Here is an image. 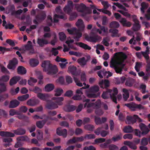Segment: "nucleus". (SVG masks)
<instances>
[{"instance_id": "obj_1", "label": "nucleus", "mask_w": 150, "mask_h": 150, "mask_svg": "<svg viewBox=\"0 0 150 150\" xmlns=\"http://www.w3.org/2000/svg\"><path fill=\"white\" fill-rule=\"evenodd\" d=\"M126 55L122 52L116 53L110 62V67L114 69L117 73L121 74L125 65L123 63L127 58Z\"/></svg>"}, {"instance_id": "obj_2", "label": "nucleus", "mask_w": 150, "mask_h": 150, "mask_svg": "<svg viewBox=\"0 0 150 150\" xmlns=\"http://www.w3.org/2000/svg\"><path fill=\"white\" fill-rule=\"evenodd\" d=\"M118 93V90L116 88H114L112 90L108 89L106 91L103 92L101 96L104 99H107L110 96L113 101L116 103V95Z\"/></svg>"}, {"instance_id": "obj_3", "label": "nucleus", "mask_w": 150, "mask_h": 150, "mask_svg": "<svg viewBox=\"0 0 150 150\" xmlns=\"http://www.w3.org/2000/svg\"><path fill=\"white\" fill-rule=\"evenodd\" d=\"M113 4L119 8L123 9V10H118L117 11L121 13L125 16L129 18H132L133 21L134 23L136 22L137 23V22H139L138 20L137 19V16L136 15H133L131 16L127 12V10L126 8L117 2L113 3Z\"/></svg>"}, {"instance_id": "obj_4", "label": "nucleus", "mask_w": 150, "mask_h": 150, "mask_svg": "<svg viewBox=\"0 0 150 150\" xmlns=\"http://www.w3.org/2000/svg\"><path fill=\"white\" fill-rule=\"evenodd\" d=\"M52 100L55 101V103H48L46 105V108L49 109L57 108L58 107V106L62 105V102L64 100V98L63 97H53Z\"/></svg>"}, {"instance_id": "obj_5", "label": "nucleus", "mask_w": 150, "mask_h": 150, "mask_svg": "<svg viewBox=\"0 0 150 150\" xmlns=\"http://www.w3.org/2000/svg\"><path fill=\"white\" fill-rule=\"evenodd\" d=\"M99 86L97 85H94L90 87L88 90H86L85 91V94L86 96L89 98H96L98 96L96 93L99 90Z\"/></svg>"}, {"instance_id": "obj_6", "label": "nucleus", "mask_w": 150, "mask_h": 150, "mask_svg": "<svg viewBox=\"0 0 150 150\" xmlns=\"http://www.w3.org/2000/svg\"><path fill=\"white\" fill-rule=\"evenodd\" d=\"M55 12L57 14H55L54 17V22L57 23L59 18L64 19H66L67 18L66 15L62 13L60 6L57 7L55 9Z\"/></svg>"}, {"instance_id": "obj_7", "label": "nucleus", "mask_w": 150, "mask_h": 150, "mask_svg": "<svg viewBox=\"0 0 150 150\" xmlns=\"http://www.w3.org/2000/svg\"><path fill=\"white\" fill-rule=\"evenodd\" d=\"M9 78L10 76L7 75H3L0 78V93L6 90V86L4 82L8 81Z\"/></svg>"}, {"instance_id": "obj_8", "label": "nucleus", "mask_w": 150, "mask_h": 150, "mask_svg": "<svg viewBox=\"0 0 150 150\" xmlns=\"http://www.w3.org/2000/svg\"><path fill=\"white\" fill-rule=\"evenodd\" d=\"M96 24L97 26L100 28L97 29L96 28H93L92 30V33H93V31H95L98 33L99 34L103 35H104L108 32V28L107 27L101 26L98 22H97Z\"/></svg>"}, {"instance_id": "obj_9", "label": "nucleus", "mask_w": 150, "mask_h": 150, "mask_svg": "<svg viewBox=\"0 0 150 150\" xmlns=\"http://www.w3.org/2000/svg\"><path fill=\"white\" fill-rule=\"evenodd\" d=\"M125 105L126 106L131 110L134 111L136 109H142L144 108V106L141 104H137L134 102L125 104Z\"/></svg>"}, {"instance_id": "obj_10", "label": "nucleus", "mask_w": 150, "mask_h": 150, "mask_svg": "<svg viewBox=\"0 0 150 150\" xmlns=\"http://www.w3.org/2000/svg\"><path fill=\"white\" fill-rule=\"evenodd\" d=\"M137 120L139 122L142 121V120L137 115H134L133 117L131 116H127L126 122V123L128 124H133Z\"/></svg>"}, {"instance_id": "obj_11", "label": "nucleus", "mask_w": 150, "mask_h": 150, "mask_svg": "<svg viewBox=\"0 0 150 150\" xmlns=\"http://www.w3.org/2000/svg\"><path fill=\"white\" fill-rule=\"evenodd\" d=\"M67 31L69 34H74L75 35L74 38L76 40H78L82 36V34L81 32L75 28L68 29Z\"/></svg>"}, {"instance_id": "obj_12", "label": "nucleus", "mask_w": 150, "mask_h": 150, "mask_svg": "<svg viewBox=\"0 0 150 150\" xmlns=\"http://www.w3.org/2000/svg\"><path fill=\"white\" fill-rule=\"evenodd\" d=\"M90 100L88 99L83 100V102H86L84 105V107L87 108V112L88 113L91 112L93 111V109H95L94 107L95 105V103H88Z\"/></svg>"}, {"instance_id": "obj_13", "label": "nucleus", "mask_w": 150, "mask_h": 150, "mask_svg": "<svg viewBox=\"0 0 150 150\" xmlns=\"http://www.w3.org/2000/svg\"><path fill=\"white\" fill-rule=\"evenodd\" d=\"M101 106V102L99 100L95 103V105L94 107L96 114L98 115H101L103 113V110L100 108Z\"/></svg>"}, {"instance_id": "obj_14", "label": "nucleus", "mask_w": 150, "mask_h": 150, "mask_svg": "<svg viewBox=\"0 0 150 150\" xmlns=\"http://www.w3.org/2000/svg\"><path fill=\"white\" fill-rule=\"evenodd\" d=\"M97 74L99 77L102 78L103 76H106L107 78L111 76L112 74L109 71H106L104 69H102L97 72Z\"/></svg>"}, {"instance_id": "obj_15", "label": "nucleus", "mask_w": 150, "mask_h": 150, "mask_svg": "<svg viewBox=\"0 0 150 150\" xmlns=\"http://www.w3.org/2000/svg\"><path fill=\"white\" fill-rule=\"evenodd\" d=\"M58 71V69L57 66L55 65L51 66L49 70L46 72L47 73L50 75H53L56 74Z\"/></svg>"}, {"instance_id": "obj_16", "label": "nucleus", "mask_w": 150, "mask_h": 150, "mask_svg": "<svg viewBox=\"0 0 150 150\" xmlns=\"http://www.w3.org/2000/svg\"><path fill=\"white\" fill-rule=\"evenodd\" d=\"M52 65L50 61H46L42 62L41 66L43 68V71L46 72L49 70V68Z\"/></svg>"}, {"instance_id": "obj_17", "label": "nucleus", "mask_w": 150, "mask_h": 150, "mask_svg": "<svg viewBox=\"0 0 150 150\" xmlns=\"http://www.w3.org/2000/svg\"><path fill=\"white\" fill-rule=\"evenodd\" d=\"M73 7V3L71 1H69L68 2L67 5L64 8L63 10L64 12L69 13L72 10Z\"/></svg>"}, {"instance_id": "obj_18", "label": "nucleus", "mask_w": 150, "mask_h": 150, "mask_svg": "<svg viewBox=\"0 0 150 150\" xmlns=\"http://www.w3.org/2000/svg\"><path fill=\"white\" fill-rule=\"evenodd\" d=\"M18 60L16 58H14L12 60L9 62L7 66L8 68L10 69L13 70L16 67V66L18 64Z\"/></svg>"}, {"instance_id": "obj_19", "label": "nucleus", "mask_w": 150, "mask_h": 150, "mask_svg": "<svg viewBox=\"0 0 150 150\" xmlns=\"http://www.w3.org/2000/svg\"><path fill=\"white\" fill-rule=\"evenodd\" d=\"M109 81L107 80H100L98 82L99 86L102 88H105L109 87Z\"/></svg>"}, {"instance_id": "obj_20", "label": "nucleus", "mask_w": 150, "mask_h": 150, "mask_svg": "<svg viewBox=\"0 0 150 150\" xmlns=\"http://www.w3.org/2000/svg\"><path fill=\"white\" fill-rule=\"evenodd\" d=\"M119 22L124 26L130 27L132 25V23L130 22L127 21L125 18H122L119 20Z\"/></svg>"}, {"instance_id": "obj_21", "label": "nucleus", "mask_w": 150, "mask_h": 150, "mask_svg": "<svg viewBox=\"0 0 150 150\" xmlns=\"http://www.w3.org/2000/svg\"><path fill=\"white\" fill-rule=\"evenodd\" d=\"M68 71L71 73L73 76L75 77L79 75L78 72L76 71V67L73 66H70L68 67Z\"/></svg>"}, {"instance_id": "obj_22", "label": "nucleus", "mask_w": 150, "mask_h": 150, "mask_svg": "<svg viewBox=\"0 0 150 150\" xmlns=\"http://www.w3.org/2000/svg\"><path fill=\"white\" fill-rule=\"evenodd\" d=\"M75 8L78 11L83 12H84L86 10V6L83 4H77L76 5Z\"/></svg>"}, {"instance_id": "obj_23", "label": "nucleus", "mask_w": 150, "mask_h": 150, "mask_svg": "<svg viewBox=\"0 0 150 150\" xmlns=\"http://www.w3.org/2000/svg\"><path fill=\"white\" fill-rule=\"evenodd\" d=\"M76 25L80 30H83L85 28L83 21L81 19H79L76 23Z\"/></svg>"}, {"instance_id": "obj_24", "label": "nucleus", "mask_w": 150, "mask_h": 150, "mask_svg": "<svg viewBox=\"0 0 150 150\" xmlns=\"http://www.w3.org/2000/svg\"><path fill=\"white\" fill-rule=\"evenodd\" d=\"M57 134L60 136H62L64 137H66L67 136V132L65 129L62 130L60 128H59L57 129Z\"/></svg>"}, {"instance_id": "obj_25", "label": "nucleus", "mask_w": 150, "mask_h": 150, "mask_svg": "<svg viewBox=\"0 0 150 150\" xmlns=\"http://www.w3.org/2000/svg\"><path fill=\"white\" fill-rule=\"evenodd\" d=\"M139 127L142 131V134H146L149 132V130L148 128L144 124L142 123H140L139 124Z\"/></svg>"}, {"instance_id": "obj_26", "label": "nucleus", "mask_w": 150, "mask_h": 150, "mask_svg": "<svg viewBox=\"0 0 150 150\" xmlns=\"http://www.w3.org/2000/svg\"><path fill=\"white\" fill-rule=\"evenodd\" d=\"M50 96V94L48 93H38L37 94L38 97L40 99L43 100H46Z\"/></svg>"}, {"instance_id": "obj_27", "label": "nucleus", "mask_w": 150, "mask_h": 150, "mask_svg": "<svg viewBox=\"0 0 150 150\" xmlns=\"http://www.w3.org/2000/svg\"><path fill=\"white\" fill-rule=\"evenodd\" d=\"M75 106L72 105H65L64 108V111L67 112H72L74 110L76 109Z\"/></svg>"}, {"instance_id": "obj_28", "label": "nucleus", "mask_w": 150, "mask_h": 150, "mask_svg": "<svg viewBox=\"0 0 150 150\" xmlns=\"http://www.w3.org/2000/svg\"><path fill=\"white\" fill-rule=\"evenodd\" d=\"M20 79V77L18 76H15L11 78L9 81L10 86H13L17 83V82Z\"/></svg>"}, {"instance_id": "obj_29", "label": "nucleus", "mask_w": 150, "mask_h": 150, "mask_svg": "<svg viewBox=\"0 0 150 150\" xmlns=\"http://www.w3.org/2000/svg\"><path fill=\"white\" fill-rule=\"evenodd\" d=\"M142 55L144 56V58L146 60L147 63L149 62V50L148 47H146V50L145 52H142Z\"/></svg>"}, {"instance_id": "obj_30", "label": "nucleus", "mask_w": 150, "mask_h": 150, "mask_svg": "<svg viewBox=\"0 0 150 150\" xmlns=\"http://www.w3.org/2000/svg\"><path fill=\"white\" fill-rule=\"evenodd\" d=\"M122 92H123L122 94L123 98L125 101H126L129 96V91L126 89L123 88Z\"/></svg>"}, {"instance_id": "obj_31", "label": "nucleus", "mask_w": 150, "mask_h": 150, "mask_svg": "<svg viewBox=\"0 0 150 150\" xmlns=\"http://www.w3.org/2000/svg\"><path fill=\"white\" fill-rule=\"evenodd\" d=\"M77 46L85 49L90 50L91 49V47L86 44L81 42H76V43Z\"/></svg>"}, {"instance_id": "obj_32", "label": "nucleus", "mask_w": 150, "mask_h": 150, "mask_svg": "<svg viewBox=\"0 0 150 150\" xmlns=\"http://www.w3.org/2000/svg\"><path fill=\"white\" fill-rule=\"evenodd\" d=\"M19 102L17 100H13L11 101L9 107L10 108H15L18 106L19 105Z\"/></svg>"}, {"instance_id": "obj_33", "label": "nucleus", "mask_w": 150, "mask_h": 150, "mask_svg": "<svg viewBox=\"0 0 150 150\" xmlns=\"http://www.w3.org/2000/svg\"><path fill=\"white\" fill-rule=\"evenodd\" d=\"M141 35L140 34L139 35H138L136 38V40H134V36H133V38L130 40L129 41V42L130 44H133L135 45L137 43V41H139L142 38Z\"/></svg>"}, {"instance_id": "obj_34", "label": "nucleus", "mask_w": 150, "mask_h": 150, "mask_svg": "<svg viewBox=\"0 0 150 150\" xmlns=\"http://www.w3.org/2000/svg\"><path fill=\"white\" fill-rule=\"evenodd\" d=\"M0 135L2 137H12L15 135L14 134L7 132H0Z\"/></svg>"}, {"instance_id": "obj_35", "label": "nucleus", "mask_w": 150, "mask_h": 150, "mask_svg": "<svg viewBox=\"0 0 150 150\" xmlns=\"http://www.w3.org/2000/svg\"><path fill=\"white\" fill-rule=\"evenodd\" d=\"M54 88V85L52 84L49 83L46 85L45 87V91L49 92L53 90Z\"/></svg>"}, {"instance_id": "obj_36", "label": "nucleus", "mask_w": 150, "mask_h": 150, "mask_svg": "<svg viewBox=\"0 0 150 150\" xmlns=\"http://www.w3.org/2000/svg\"><path fill=\"white\" fill-rule=\"evenodd\" d=\"M38 43L40 46H42L44 45L47 44L49 43L48 40L45 39H38Z\"/></svg>"}, {"instance_id": "obj_37", "label": "nucleus", "mask_w": 150, "mask_h": 150, "mask_svg": "<svg viewBox=\"0 0 150 150\" xmlns=\"http://www.w3.org/2000/svg\"><path fill=\"white\" fill-rule=\"evenodd\" d=\"M140 28L141 25L139 22H138L134 23L132 28L134 31H137L139 30Z\"/></svg>"}, {"instance_id": "obj_38", "label": "nucleus", "mask_w": 150, "mask_h": 150, "mask_svg": "<svg viewBox=\"0 0 150 150\" xmlns=\"http://www.w3.org/2000/svg\"><path fill=\"white\" fill-rule=\"evenodd\" d=\"M31 44V41H28V44L26 45L25 47V49L26 50H29L30 53H33L34 52V50L32 46L30 45Z\"/></svg>"}, {"instance_id": "obj_39", "label": "nucleus", "mask_w": 150, "mask_h": 150, "mask_svg": "<svg viewBox=\"0 0 150 150\" xmlns=\"http://www.w3.org/2000/svg\"><path fill=\"white\" fill-rule=\"evenodd\" d=\"M74 42V40H69V39H68L66 43L68 45L69 48L76 50L77 49L76 48L74 47L72 45Z\"/></svg>"}, {"instance_id": "obj_40", "label": "nucleus", "mask_w": 150, "mask_h": 150, "mask_svg": "<svg viewBox=\"0 0 150 150\" xmlns=\"http://www.w3.org/2000/svg\"><path fill=\"white\" fill-rule=\"evenodd\" d=\"M13 132L16 134L22 135L25 133V130L23 129L19 128L13 130Z\"/></svg>"}, {"instance_id": "obj_41", "label": "nucleus", "mask_w": 150, "mask_h": 150, "mask_svg": "<svg viewBox=\"0 0 150 150\" xmlns=\"http://www.w3.org/2000/svg\"><path fill=\"white\" fill-rule=\"evenodd\" d=\"M17 71L18 74H26V70L24 67L20 66L18 67Z\"/></svg>"}, {"instance_id": "obj_42", "label": "nucleus", "mask_w": 150, "mask_h": 150, "mask_svg": "<svg viewBox=\"0 0 150 150\" xmlns=\"http://www.w3.org/2000/svg\"><path fill=\"white\" fill-rule=\"evenodd\" d=\"M38 103V101L37 100L30 99L27 101V104L29 106H34L36 105Z\"/></svg>"}, {"instance_id": "obj_43", "label": "nucleus", "mask_w": 150, "mask_h": 150, "mask_svg": "<svg viewBox=\"0 0 150 150\" xmlns=\"http://www.w3.org/2000/svg\"><path fill=\"white\" fill-rule=\"evenodd\" d=\"M124 144L125 145H127L131 149H135L137 147L136 145L128 141H125L124 142Z\"/></svg>"}, {"instance_id": "obj_44", "label": "nucleus", "mask_w": 150, "mask_h": 150, "mask_svg": "<svg viewBox=\"0 0 150 150\" xmlns=\"http://www.w3.org/2000/svg\"><path fill=\"white\" fill-rule=\"evenodd\" d=\"M54 95L56 96H59L63 93V91L62 89L60 88H57L54 91Z\"/></svg>"}, {"instance_id": "obj_45", "label": "nucleus", "mask_w": 150, "mask_h": 150, "mask_svg": "<svg viewBox=\"0 0 150 150\" xmlns=\"http://www.w3.org/2000/svg\"><path fill=\"white\" fill-rule=\"evenodd\" d=\"M134 82V80L131 78H129L127 79L125 83V85L128 86H132Z\"/></svg>"}, {"instance_id": "obj_46", "label": "nucleus", "mask_w": 150, "mask_h": 150, "mask_svg": "<svg viewBox=\"0 0 150 150\" xmlns=\"http://www.w3.org/2000/svg\"><path fill=\"white\" fill-rule=\"evenodd\" d=\"M141 11L142 13H144L145 10L148 7V4L146 3L143 2L141 4Z\"/></svg>"}, {"instance_id": "obj_47", "label": "nucleus", "mask_w": 150, "mask_h": 150, "mask_svg": "<svg viewBox=\"0 0 150 150\" xmlns=\"http://www.w3.org/2000/svg\"><path fill=\"white\" fill-rule=\"evenodd\" d=\"M77 62L80 65L83 66L86 64V61L84 57H83L77 60Z\"/></svg>"}, {"instance_id": "obj_48", "label": "nucleus", "mask_w": 150, "mask_h": 150, "mask_svg": "<svg viewBox=\"0 0 150 150\" xmlns=\"http://www.w3.org/2000/svg\"><path fill=\"white\" fill-rule=\"evenodd\" d=\"M37 137L38 140H42L43 138V132L40 130H38L37 131Z\"/></svg>"}, {"instance_id": "obj_49", "label": "nucleus", "mask_w": 150, "mask_h": 150, "mask_svg": "<svg viewBox=\"0 0 150 150\" xmlns=\"http://www.w3.org/2000/svg\"><path fill=\"white\" fill-rule=\"evenodd\" d=\"M109 32L112 33V37H119L120 35L118 33V30L117 29H110Z\"/></svg>"}, {"instance_id": "obj_50", "label": "nucleus", "mask_w": 150, "mask_h": 150, "mask_svg": "<svg viewBox=\"0 0 150 150\" xmlns=\"http://www.w3.org/2000/svg\"><path fill=\"white\" fill-rule=\"evenodd\" d=\"M67 13L70 15L69 20L70 21L73 20L77 16V14L76 13H72L71 11L69 13Z\"/></svg>"}, {"instance_id": "obj_51", "label": "nucleus", "mask_w": 150, "mask_h": 150, "mask_svg": "<svg viewBox=\"0 0 150 150\" xmlns=\"http://www.w3.org/2000/svg\"><path fill=\"white\" fill-rule=\"evenodd\" d=\"M120 26L118 22L115 21H112L110 24V27L111 28H117Z\"/></svg>"}, {"instance_id": "obj_52", "label": "nucleus", "mask_w": 150, "mask_h": 150, "mask_svg": "<svg viewBox=\"0 0 150 150\" xmlns=\"http://www.w3.org/2000/svg\"><path fill=\"white\" fill-rule=\"evenodd\" d=\"M122 135L121 134L116 135L112 138V140L114 142L118 141L122 138Z\"/></svg>"}, {"instance_id": "obj_53", "label": "nucleus", "mask_w": 150, "mask_h": 150, "mask_svg": "<svg viewBox=\"0 0 150 150\" xmlns=\"http://www.w3.org/2000/svg\"><path fill=\"white\" fill-rule=\"evenodd\" d=\"M45 123V121L44 120L38 121L36 123L37 126L39 128H42Z\"/></svg>"}, {"instance_id": "obj_54", "label": "nucleus", "mask_w": 150, "mask_h": 150, "mask_svg": "<svg viewBox=\"0 0 150 150\" xmlns=\"http://www.w3.org/2000/svg\"><path fill=\"white\" fill-rule=\"evenodd\" d=\"M105 138H100L96 139L94 141V142L93 143V144H97L99 143L103 142L105 141Z\"/></svg>"}, {"instance_id": "obj_55", "label": "nucleus", "mask_w": 150, "mask_h": 150, "mask_svg": "<svg viewBox=\"0 0 150 150\" xmlns=\"http://www.w3.org/2000/svg\"><path fill=\"white\" fill-rule=\"evenodd\" d=\"M100 1H101V4L103 6V9H107L110 6V5L108 3V1L102 0Z\"/></svg>"}, {"instance_id": "obj_56", "label": "nucleus", "mask_w": 150, "mask_h": 150, "mask_svg": "<svg viewBox=\"0 0 150 150\" xmlns=\"http://www.w3.org/2000/svg\"><path fill=\"white\" fill-rule=\"evenodd\" d=\"M133 131L132 128L129 125L125 127L123 129V131L125 133H130Z\"/></svg>"}, {"instance_id": "obj_57", "label": "nucleus", "mask_w": 150, "mask_h": 150, "mask_svg": "<svg viewBox=\"0 0 150 150\" xmlns=\"http://www.w3.org/2000/svg\"><path fill=\"white\" fill-rule=\"evenodd\" d=\"M30 65L32 67H35L37 66L39 64V62L36 59H32L30 61Z\"/></svg>"}, {"instance_id": "obj_58", "label": "nucleus", "mask_w": 150, "mask_h": 150, "mask_svg": "<svg viewBox=\"0 0 150 150\" xmlns=\"http://www.w3.org/2000/svg\"><path fill=\"white\" fill-rule=\"evenodd\" d=\"M37 82L36 79L31 77L28 81V84L30 86H33L34 84Z\"/></svg>"}, {"instance_id": "obj_59", "label": "nucleus", "mask_w": 150, "mask_h": 150, "mask_svg": "<svg viewBox=\"0 0 150 150\" xmlns=\"http://www.w3.org/2000/svg\"><path fill=\"white\" fill-rule=\"evenodd\" d=\"M29 97V95L28 94H26L22 96L18 97V99L20 101H23L27 99Z\"/></svg>"}, {"instance_id": "obj_60", "label": "nucleus", "mask_w": 150, "mask_h": 150, "mask_svg": "<svg viewBox=\"0 0 150 150\" xmlns=\"http://www.w3.org/2000/svg\"><path fill=\"white\" fill-rule=\"evenodd\" d=\"M134 96H135V98L137 101L139 102H140L141 101V96L139 93L137 91H135L134 92Z\"/></svg>"}, {"instance_id": "obj_61", "label": "nucleus", "mask_w": 150, "mask_h": 150, "mask_svg": "<svg viewBox=\"0 0 150 150\" xmlns=\"http://www.w3.org/2000/svg\"><path fill=\"white\" fill-rule=\"evenodd\" d=\"M110 41V38L108 37L105 38H103L102 41L103 43L106 46H109V42Z\"/></svg>"}, {"instance_id": "obj_62", "label": "nucleus", "mask_w": 150, "mask_h": 150, "mask_svg": "<svg viewBox=\"0 0 150 150\" xmlns=\"http://www.w3.org/2000/svg\"><path fill=\"white\" fill-rule=\"evenodd\" d=\"M142 62H136V65L134 68L136 70L137 72H138L139 71V69L142 67Z\"/></svg>"}, {"instance_id": "obj_63", "label": "nucleus", "mask_w": 150, "mask_h": 150, "mask_svg": "<svg viewBox=\"0 0 150 150\" xmlns=\"http://www.w3.org/2000/svg\"><path fill=\"white\" fill-rule=\"evenodd\" d=\"M81 79V81H86V73L84 72H82L80 75Z\"/></svg>"}, {"instance_id": "obj_64", "label": "nucleus", "mask_w": 150, "mask_h": 150, "mask_svg": "<svg viewBox=\"0 0 150 150\" xmlns=\"http://www.w3.org/2000/svg\"><path fill=\"white\" fill-rule=\"evenodd\" d=\"M100 37L98 36H95L93 37H91L90 38V40L93 42H96L100 39Z\"/></svg>"}]
</instances>
